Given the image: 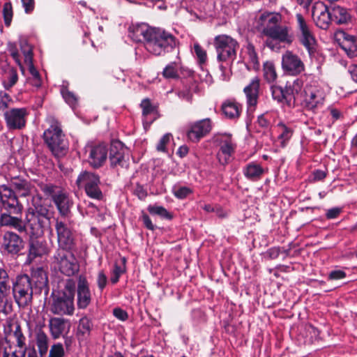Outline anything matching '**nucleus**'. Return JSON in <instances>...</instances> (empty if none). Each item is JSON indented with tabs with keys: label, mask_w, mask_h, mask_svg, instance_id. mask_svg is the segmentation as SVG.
<instances>
[{
	"label": "nucleus",
	"mask_w": 357,
	"mask_h": 357,
	"mask_svg": "<svg viewBox=\"0 0 357 357\" xmlns=\"http://www.w3.org/2000/svg\"><path fill=\"white\" fill-rule=\"evenodd\" d=\"M50 123V127L43 132L44 142L55 156H62L68 150V140L57 120L51 118Z\"/></svg>",
	"instance_id": "nucleus-5"
},
{
	"label": "nucleus",
	"mask_w": 357,
	"mask_h": 357,
	"mask_svg": "<svg viewBox=\"0 0 357 357\" xmlns=\"http://www.w3.org/2000/svg\"><path fill=\"white\" fill-rule=\"evenodd\" d=\"M264 76L268 83H273L277 78V73L275 68H264Z\"/></svg>",
	"instance_id": "nucleus-56"
},
{
	"label": "nucleus",
	"mask_w": 357,
	"mask_h": 357,
	"mask_svg": "<svg viewBox=\"0 0 357 357\" xmlns=\"http://www.w3.org/2000/svg\"><path fill=\"white\" fill-rule=\"evenodd\" d=\"M18 75L15 68H4L1 76L2 84L6 90L11 89L17 82Z\"/></svg>",
	"instance_id": "nucleus-34"
},
{
	"label": "nucleus",
	"mask_w": 357,
	"mask_h": 357,
	"mask_svg": "<svg viewBox=\"0 0 357 357\" xmlns=\"http://www.w3.org/2000/svg\"><path fill=\"white\" fill-rule=\"evenodd\" d=\"M26 108H13L7 110L4 116L7 126L10 129H22L25 126V116L27 115Z\"/></svg>",
	"instance_id": "nucleus-21"
},
{
	"label": "nucleus",
	"mask_w": 357,
	"mask_h": 357,
	"mask_svg": "<svg viewBox=\"0 0 357 357\" xmlns=\"http://www.w3.org/2000/svg\"><path fill=\"white\" fill-rule=\"evenodd\" d=\"M107 284V277L103 271H100L97 276V284L100 291H102Z\"/></svg>",
	"instance_id": "nucleus-55"
},
{
	"label": "nucleus",
	"mask_w": 357,
	"mask_h": 357,
	"mask_svg": "<svg viewBox=\"0 0 357 357\" xmlns=\"http://www.w3.org/2000/svg\"><path fill=\"white\" fill-rule=\"evenodd\" d=\"M216 142L220 146L216 158L221 165L225 166L231 161L235 153L236 144L230 134L219 135L216 139Z\"/></svg>",
	"instance_id": "nucleus-11"
},
{
	"label": "nucleus",
	"mask_w": 357,
	"mask_h": 357,
	"mask_svg": "<svg viewBox=\"0 0 357 357\" xmlns=\"http://www.w3.org/2000/svg\"><path fill=\"white\" fill-rule=\"evenodd\" d=\"M93 328L91 320L84 316L79 320V324L77 331V337L79 340H84L86 339L91 333Z\"/></svg>",
	"instance_id": "nucleus-32"
},
{
	"label": "nucleus",
	"mask_w": 357,
	"mask_h": 357,
	"mask_svg": "<svg viewBox=\"0 0 357 357\" xmlns=\"http://www.w3.org/2000/svg\"><path fill=\"white\" fill-rule=\"evenodd\" d=\"M243 91L246 96L247 105L248 109L255 110L257 104L259 93V79L258 77H255L252 79L250 83L246 86Z\"/></svg>",
	"instance_id": "nucleus-25"
},
{
	"label": "nucleus",
	"mask_w": 357,
	"mask_h": 357,
	"mask_svg": "<svg viewBox=\"0 0 357 357\" xmlns=\"http://www.w3.org/2000/svg\"><path fill=\"white\" fill-rule=\"evenodd\" d=\"M11 189L20 197L36 196V188L31 182L22 176H14L10 178Z\"/></svg>",
	"instance_id": "nucleus-22"
},
{
	"label": "nucleus",
	"mask_w": 357,
	"mask_h": 357,
	"mask_svg": "<svg viewBox=\"0 0 357 357\" xmlns=\"http://www.w3.org/2000/svg\"><path fill=\"white\" fill-rule=\"evenodd\" d=\"M122 261H123V266L119 265L117 263H115V264L114 266L112 275L110 279L111 282L112 284L117 283L119 280L121 275L126 271V268H125L126 259L123 258Z\"/></svg>",
	"instance_id": "nucleus-46"
},
{
	"label": "nucleus",
	"mask_w": 357,
	"mask_h": 357,
	"mask_svg": "<svg viewBox=\"0 0 357 357\" xmlns=\"http://www.w3.org/2000/svg\"><path fill=\"white\" fill-rule=\"evenodd\" d=\"M52 202L55 204L61 217L66 218L70 213V208L73 202L70 198L69 194L64 190L54 196Z\"/></svg>",
	"instance_id": "nucleus-26"
},
{
	"label": "nucleus",
	"mask_w": 357,
	"mask_h": 357,
	"mask_svg": "<svg viewBox=\"0 0 357 357\" xmlns=\"http://www.w3.org/2000/svg\"><path fill=\"white\" fill-rule=\"evenodd\" d=\"M61 94L65 102L72 108L75 109L79 104L78 97L72 91H69L67 86L64 84L61 86Z\"/></svg>",
	"instance_id": "nucleus-37"
},
{
	"label": "nucleus",
	"mask_w": 357,
	"mask_h": 357,
	"mask_svg": "<svg viewBox=\"0 0 357 357\" xmlns=\"http://www.w3.org/2000/svg\"><path fill=\"white\" fill-rule=\"evenodd\" d=\"M282 67H303V63L297 55L287 51L282 56Z\"/></svg>",
	"instance_id": "nucleus-39"
},
{
	"label": "nucleus",
	"mask_w": 357,
	"mask_h": 357,
	"mask_svg": "<svg viewBox=\"0 0 357 357\" xmlns=\"http://www.w3.org/2000/svg\"><path fill=\"white\" fill-rule=\"evenodd\" d=\"M147 209L152 215H158L167 220H172L173 218V215L163 206L149 205Z\"/></svg>",
	"instance_id": "nucleus-42"
},
{
	"label": "nucleus",
	"mask_w": 357,
	"mask_h": 357,
	"mask_svg": "<svg viewBox=\"0 0 357 357\" xmlns=\"http://www.w3.org/2000/svg\"><path fill=\"white\" fill-rule=\"evenodd\" d=\"M109 159L112 167L117 166L123 167L125 161V148L122 142L119 140L113 141L109 149Z\"/></svg>",
	"instance_id": "nucleus-24"
},
{
	"label": "nucleus",
	"mask_w": 357,
	"mask_h": 357,
	"mask_svg": "<svg viewBox=\"0 0 357 357\" xmlns=\"http://www.w3.org/2000/svg\"><path fill=\"white\" fill-rule=\"evenodd\" d=\"M172 191L174 195L181 199L186 198L192 193V190L187 186H174Z\"/></svg>",
	"instance_id": "nucleus-48"
},
{
	"label": "nucleus",
	"mask_w": 357,
	"mask_h": 357,
	"mask_svg": "<svg viewBox=\"0 0 357 357\" xmlns=\"http://www.w3.org/2000/svg\"><path fill=\"white\" fill-rule=\"evenodd\" d=\"M278 128L280 130V134L278 137V139L280 143L281 147L284 148L287 146V143L291 138L294 130L292 128L287 126L282 122L278 124Z\"/></svg>",
	"instance_id": "nucleus-35"
},
{
	"label": "nucleus",
	"mask_w": 357,
	"mask_h": 357,
	"mask_svg": "<svg viewBox=\"0 0 357 357\" xmlns=\"http://www.w3.org/2000/svg\"><path fill=\"white\" fill-rule=\"evenodd\" d=\"M271 89L273 98L284 105V89L277 86H271Z\"/></svg>",
	"instance_id": "nucleus-50"
},
{
	"label": "nucleus",
	"mask_w": 357,
	"mask_h": 357,
	"mask_svg": "<svg viewBox=\"0 0 357 357\" xmlns=\"http://www.w3.org/2000/svg\"><path fill=\"white\" fill-rule=\"evenodd\" d=\"M214 47L219 61L231 63L236 57V51L239 47L238 42L227 35H219L214 38Z\"/></svg>",
	"instance_id": "nucleus-9"
},
{
	"label": "nucleus",
	"mask_w": 357,
	"mask_h": 357,
	"mask_svg": "<svg viewBox=\"0 0 357 357\" xmlns=\"http://www.w3.org/2000/svg\"><path fill=\"white\" fill-rule=\"evenodd\" d=\"M324 101V93L315 86L306 85L302 100V106L307 110L314 111L321 106Z\"/></svg>",
	"instance_id": "nucleus-14"
},
{
	"label": "nucleus",
	"mask_w": 357,
	"mask_h": 357,
	"mask_svg": "<svg viewBox=\"0 0 357 357\" xmlns=\"http://www.w3.org/2000/svg\"><path fill=\"white\" fill-rule=\"evenodd\" d=\"M222 111L227 118L236 119L240 116L241 107L236 102L229 100L222 103Z\"/></svg>",
	"instance_id": "nucleus-31"
},
{
	"label": "nucleus",
	"mask_w": 357,
	"mask_h": 357,
	"mask_svg": "<svg viewBox=\"0 0 357 357\" xmlns=\"http://www.w3.org/2000/svg\"><path fill=\"white\" fill-rule=\"evenodd\" d=\"M129 36L133 41L144 42L146 50L155 55L169 52L176 45V40L172 34L161 29L149 27L146 24L130 27Z\"/></svg>",
	"instance_id": "nucleus-2"
},
{
	"label": "nucleus",
	"mask_w": 357,
	"mask_h": 357,
	"mask_svg": "<svg viewBox=\"0 0 357 357\" xmlns=\"http://www.w3.org/2000/svg\"><path fill=\"white\" fill-rule=\"evenodd\" d=\"M141 219L143 222L144 225L149 230L153 231L155 229V226L153 224L149 216L145 213H142L141 216Z\"/></svg>",
	"instance_id": "nucleus-62"
},
{
	"label": "nucleus",
	"mask_w": 357,
	"mask_h": 357,
	"mask_svg": "<svg viewBox=\"0 0 357 357\" xmlns=\"http://www.w3.org/2000/svg\"><path fill=\"white\" fill-rule=\"evenodd\" d=\"M312 15L318 27L326 29L331 22V7L317 2L312 8Z\"/></svg>",
	"instance_id": "nucleus-20"
},
{
	"label": "nucleus",
	"mask_w": 357,
	"mask_h": 357,
	"mask_svg": "<svg viewBox=\"0 0 357 357\" xmlns=\"http://www.w3.org/2000/svg\"><path fill=\"white\" fill-rule=\"evenodd\" d=\"M53 264L61 274L72 277L79 271V263L71 250L57 249L53 256Z\"/></svg>",
	"instance_id": "nucleus-7"
},
{
	"label": "nucleus",
	"mask_w": 357,
	"mask_h": 357,
	"mask_svg": "<svg viewBox=\"0 0 357 357\" xmlns=\"http://www.w3.org/2000/svg\"><path fill=\"white\" fill-rule=\"evenodd\" d=\"M11 285L8 271L0 267V314L5 315L12 312V302L9 300Z\"/></svg>",
	"instance_id": "nucleus-13"
},
{
	"label": "nucleus",
	"mask_w": 357,
	"mask_h": 357,
	"mask_svg": "<svg viewBox=\"0 0 357 357\" xmlns=\"http://www.w3.org/2000/svg\"><path fill=\"white\" fill-rule=\"evenodd\" d=\"M337 37L340 47L348 56L352 58L357 56V36L350 35L345 31H340Z\"/></svg>",
	"instance_id": "nucleus-23"
},
{
	"label": "nucleus",
	"mask_w": 357,
	"mask_h": 357,
	"mask_svg": "<svg viewBox=\"0 0 357 357\" xmlns=\"http://www.w3.org/2000/svg\"><path fill=\"white\" fill-rule=\"evenodd\" d=\"M55 229L57 235L58 249L72 250L75 245V239L70 225L57 218Z\"/></svg>",
	"instance_id": "nucleus-12"
},
{
	"label": "nucleus",
	"mask_w": 357,
	"mask_h": 357,
	"mask_svg": "<svg viewBox=\"0 0 357 357\" xmlns=\"http://www.w3.org/2000/svg\"><path fill=\"white\" fill-rule=\"evenodd\" d=\"M5 24L10 26L13 18V7L10 2L8 1L4 3L2 10Z\"/></svg>",
	"instance_id": "nucleus-49"
},
{
	"label": "nucleus",
	"mask_w": 357,
	"mask_h": 357,
	"mask_svg": "<svg viewBox=\"0 0 357 357\" xmlns=\"http://www.w3.org/2000/svg\"><path fill=\"white\" fill-rule=\"evenodd\" d=\"M257 123L259 126L264 129H268L271 126L270 121L265 117L264 114H261L258 117Z\"/></svg>",
	"instance_id": "nucleus-64"
},
{
	"label": "nucleus",
	"mask_w": 357,
	"mask_h": 357,
	"mask_svg": "<svg viewBox=\"0 0 357 357\" xmlns=\"http://www.w3.org/2000/svg\"><path fill=\"white\" fill-rule=\"evenodd\" d=\"M26 352L27 349L15 348L11 352L5 350L3 354V357H26Z\"/></svg>",
	"instance_id": "nucleus-52"
},
{
	"label": "nucleus",
	"mask_w": 357,
	"mask_h": 357,
	"mask_svg": "<svg viewBox=\"0 0 357 357\" xmlns=\"http://www.w3.org/2000/svg\"><path fill=\"white\" fill-rule=\"evenodd\" d=\"M13 298L20 308L30 305L33 301V281L27 274L16 276L12 282L11 290Z\"/></svg>",
	"instance_id": "nucleus-6"
},
{
	"label": "nucleus",
	"mask_w": 357,
	"mask_h": 357,
	"mask_svg": "<svg viewBox=\"0 0 357 357\" xmlns=\"http://www.w3.org/2000/svg\"><path fill=\"white\" fill-rule=\"evenodd\" d=\"M36 342L39 354L41 356H43L47 354L48 350V337L41 328L36 331Z\"/></svg>",
	"instance_id": "nucleus-36"
},
{
	"label": "nucleus",
	"mask_w": 357,
	"mask_h": 357,
	"mask_svg": "<svg viewBox=\"0 0 357 357\" xmlns=\"http://www.w3.org/2000/svg\"><path fill=\"white\" fill-rule=\"evenodd\" d=\"M0 224L17 230L20 233H27L38 238L50 225L52 212L44 203L41 195L36 194L31 197L22 219L23 205L20 202L15 192L7 185H0Z\"/></svg>",
	"instance_id": "nucleus-1"
},
{
	"label": "nucleus",
	"mask_w": 357,
	"mask_h": 357,
	"mask_svg": "<svg viewBox=\"0 0 357 357\" xmlns=\"http://www.w3.org/2000/svg\"><path fill=\"white\" fill-rule=\"evenodd\" d=\"M291 84L293 96L296 98V105H302V100L304 94V89L302 90V82L298 79H295Z\"/></svg>",
	"instance_id": "nucleus-41"
},
{
	"label": "nucleus",
	"mask_w": 357,
	"mask_h": 357,
	"mask_svg": "<svg viewBox=\"0 0 357 357\" xmlns=\"http://www.w3.org/2000/svg\"><path fill=\"white\" fill-rule=\"evenodd\" d=\"M281 20L280 14L266 12L260 15L258 23L261 27L264 35L273 39H277L279 42L289 44L293 40V36L289 33V29L287 26L279 24Z\"/></svg>",
	"instance_id": "nucleus-4"
},
{
	"label": "nucleus",
	"mask_w": 357,
	"mask_h": 357,
	"mask_svg": "<svg viewBox=\"0 0 357 357\" xmlns=\"http://www.w3.org/2000/svg\"><path fill=\"white\" fill-rule=\"evenodd\" d=\"M293 91L291 84L287 82L284 87V105H287L289 107H294L296 106V98L293 96Z\"/></svg>",
	"instance_id": "nucleus-45"
},
{
	"label": "nucleus",
	"mask_w": 357,
	"mask_h": 357,
	"mask_svg": "<svg viewBox=\"0 0 357 357\" xmlns=\"http://www.w3.org/2000/svg\"><path fill=\"white\" fill-rule=\"evenodd\" d=\"M40 189L43 192L45 195L47 197H51L52 200H53V198L54 197L55 195L60 194L61 192L64 190L61 187L52 183L42 184L40 185Z\"/></svg>",
	"instance_id": "nucleus-43"
},
{
	"label": "nucleus",
	"mask_w": 357,
	"mask_h": 357,
	"mask_svg": "<svg viewBox=\"0 0 357 357\" xmlns=\"http://www.w3.org/2000/svg\"><path fill=\"white\" fill-rule=\"evenodd\" d=\"M134 194L141 200L144 199L147 196L146 190L139 184L135 188Z\"/></svg>",
	"instance_id": "nucleus-63"
},
{
	"label": "nucleus",
	"mask_w": 357,
	"mask_h": 357,
	"mask_svg": "<svg viewBox=\"0 0 357 357\" xmlns=\"http://www.w3.org/2000/svg\"><path fill=\"white\" fill-rule=\"evenodd\" d=\"M23 74L28 73L27 82L31 86L38 89L43 83V76L38 68H21Z\"/></svg>",
	"instance_id": "nucleus-33"
},
{
	"label": "nucleus",
	"mask_w": 357,
	"mask_h": 357,
	"mask_svg": "<svg viewBox=\"0 0 357 357\" xmlns=\"http://www.w3.org/2000/svg\"><path fill=\"white\" fill-rule=\"evenodd\" d=\"M298 28L301 32V43L307 50L309 55L311 58L315 56L316 54V40L305 22V19L301 14L296 15Z\"/></svg>",
	"instance_id": "nucleus-15"
},
{
	"label": "nucleus",
	"mask_w": 357,
	"mask_h": 357,
	"mask_svg": "<svg viewBox=\"0 0 357 357\" xmlns=\"http://www.w3.org/2000/svg\"><path fill=\"white\" fill-rule=\"evenodd\" d=\"M342 212V207H333L326 210V218L328 220L337 218Z\"/></svg>",
	"instance_id": "nucleus-57"
},
{
	"label": "nucleus",
	"mask_w": 357,
	"mask_h": 357,
	"mask_svg": "<svg viewBox=\"0 0 357 357\" xmlns=\"http://www.w3.org/2000/svg\"><path fill=\"white\" fill-rule=\"evenodd\" d=\"M245 48V52L248 56L250 63L254 66H259V59L254 45L252 43H248Z\"/></svg>",
	"instance_id": "nucleus-47"
},
{
	"label": "nucleus",
	"mask_w": 357,
	"mask_h": 357,
	"mask_svg": "<svg viewBox=\"0 0 357 357\" xmlns=\"http://www.w3.org/2000/svg\"><path fill=\"white\" fill-rule=\"evenodd\" d=\"M20 48L21 54L16 50L14 45L9 46V52L12 58L20 67H22L23 65L26 67H34L31 47L26 41H24L20 43Z\"/></svg>",
	"instance_id": "nucleus-18"
},
{
	"label": "nucleus",
	"mask_w": 357,
	"mask_h": 357,
	"mask_svg": "<svg viewBox=\"0 0 357 357\" xmlns=\"http://www.w3.org/2000/svg\"><path fill=\"white\" fill-rule=\"evenodd\" d=\"M85 151L88 153V162L93 169L100 168L107 160L108 148L105 143L88 144Z\"/></svg>",
	"instance_id": "nucleus-10"
},
{
	"label": "nucleus",
	"mask_w": 357,
	"mask_h": 357,
	"mask_svg": "<svg viewBox=\"0 0 357 357\" xmlns=\"http://www.w3.org/2000/svg\"><path fill=\"white\" fill-rule=\"evenodd\" d=\"M76 184L79 188H84L86 195L91 199L102 200L103 193L100 189V176L91 171H82L77 179Z\"/></svg>",
	"instance_id": "nucleus-8"
},
{
	"label": "nucleus",
	"mask_w": 357,
	"mask_h": 357,
	"mask_svg": "<svg viewBox=\"0 0 357 357\" xmlns=\"http://www.w3.org/2000/svg\"><path fill=\"white\" fill-rule=\"evenodd\" d=\"M347 277V273L340 269L337 270H333L331 271L328 275V280H342L344 279Z\"/></svg>",
	"instance_id": "nucleus-54"
},
{
	"label": "nucleus",
	"mask_w": 357,
	"mask_h": 357,
	"mask_svg": "<svg viewBox=\"0 0 357 357\" xmlns=\"http://www.w3.org/2000/svg\"><path fill=\"white\" fill-rule=\"evenodd\" d=\"M11 101L12 100L8 93L2 91H0V110L8 108V103Z\"/></svg>",
	"instance_id": "nucleus-59"
},
{
	"label": "nucleus",
	"mask_w": 357,
	"mask_h": 357,
	"mask_svg": "<svg viewBox=\"0 0 357 357\" xmlns=\"http://www.w3.org/2000/svg\"><path fill=\"white\" fill-rule=\"evenodd\" d=\"M49 252L46 241L38 239L30 241L26 261L31 263L36 257H42Z\"/></svg>",
	"instance_id": "nucleus-27"
},
{
	"label": "nucleus",
	"mask_w": 357,
	"mask_h": 357,
	"mask_svg": "<svg viewBox=\"0 0 357 357\" xmlns=\"http://www.w3.org/2000/svg\"><path fill=\"white\" fill-rule=\"evenodd\" d=\"M75 281L72 278L67 279L63 289L52 294L50 312L59 316H72L75 312Z\"/></svg>",
	"instance_id": "nucleus-3"
},
{
	"label": "nucleus",
	"mask_w": 357,
	"mask_h": 357,
	"mask_svg": "<svg viewBox=\"0 0 357 357\" xmlns=\"http://www.w3.org/2000/svg\"><path fill=\"white\" fill-rule=\"evenodd\" d=\"M31 276L36 280V284L39 285L40 287L45 285L47 282V273L42 267L33 268L31 269Z\"/></svg>",
	"instance_id": "nucleus-40"
},
{
	"label": "nucleus",
	"mask_w": 357,
	"mask_h": 357,
	"mask_svg": "<svg viewBox=\"0 0 357 357\" xmlns=\"http://www.w3.org/2000/svg\"><path fill=\"white\" fill-rule=\"evenodd\" d=\"M212 128L213 123L209 118L197 121L190 126L187 131L188 139L192 142H198L210 133Z\"/></svg>",
	"instance_id": "nucleus-16"
},
{
	"label": "nucleus",
	"mask_w": 357,
	"mask_h": 357,
	"mask_svg": "<svg viewBox=\"0 0 357 357\" xmlns=\"http://www.w3.org/2000/svg\"><path fill=\"white\" fill-rule=\"evenodd\" d=\"M243 172L248 180L256 181L261 178L264 169L259 164L252 162L244 167Z\"/></svg>",
	"instance_id": "nucleus-29"
},
{
	"label": "nucleus",
	"mask_w": 357,
	"mask_h": 357,
	"mask_svg": "<svg viewBox=\"0 0 357 357\" xmlns=\"http://www.w3.org/2000/svg\"><path fill=\"white\" fill-rule=\"evenodd\" d=\"M49 327L51 335L54 339H57L70 328L68 320L61 317H53L50 319Z\"/></svg>",
	"instance_id": "nucleus-28"
},
{
	"label": "nucleus",
	"mask_w": 357,
	"mask_h": 357,
	"mask_svg": "<svg viewBox=\"0 0 357 357\" xmlns=\"http://www.w3.org/2000/svg\"><path fill=\"white\" fill-rule=\"evenodd\" d=\"M13 331V335L15 340L16 345L15 348L17 349H27L26 344V337L23 334L21 326L18 323H15L10 326Z\"/></svg>",
	"instance_id": "nucleus-38"
},
{
	"label": "nucleus",
	"mask_w": 357,
	"mask_h": 357,
	"mask_svg": "<svg viewBox=\"0 0 357 357\" xmlns=\"http://www.w3.org/2000/svg\"><path fill=\"white\" fill-rule=\"evenodd\" d=\"M24 241L17 234L6 231L3 237L1 248L4 254L10 255H18L24 248Z\"/></svg>",
	"instance_id": "nucleus-19"
},
{
	"label": "nucleus",
	"mask_w": 357,
	"mask_h": 357,
	"mask_svg": "<svg viewBox=\"0 0 357 357\" xmlns=\"http://www.w3.org/2000/svg\"><path fill=\"white\" fill-rule=\"evenodd\" d=\"M114 316L121 321H126L128 317V313L120 307H116L113 310Z\"/></svg>",
	"instance_id": "nucleus-61"
},
{
	"label": "nucleus",
	"mask_w": 357,
	"mask_h": 357,
	"mask_svg": "<svg viewBox=\"0 0 357 357\" xmlns=\"http://www.w3.org/2000/svg\"><path fill=\"white\" fill-rule=\"evenodd\" d=\"M64 349L63 345L60 343L54 344L50 351L48 357H63Z\"/></svg>",
	"instance_id": "nucleus-51"
},
{
	"label": "nucleus",
	"mask_w": 357,
	"mask_h": 357,
	"mask_svg": "<svg viewBox=\"0 0 357 357\" xmlns=\"http://www.w3.org/2000/svg\"><path fill=\"white\" fill-rule=\"evenodd\" d=\"M77 305L78 309L84 310L88 307L92 301L89 282L86 275L81 274L77 277Z\"/></svg>",
	"instance_id": "nucleus-17"
},
{
	"label": "nucleus",
	"mask_w": 357,
	"mask_h": 357,
	"mask_svg": "<svg viewBox=\"0 0 357 357\" xmlns=\"http://www.w3.org/2000/svg\"><path fill=\"white\" fill-rule=\"evenodd\" d=\"M330 7L331 21L336 24H344L349 20L350 15L346 8L335 4H332Z\"/></svg>",
	"instance_id": "nucleus-30"
},
{
	"label": "nucleus",
	"mask_w": 357,
	"mask_h": 357,
	"mask_svg": "<svg viewBox=\"0 0 357 357\" xmlns=\"http://www.w3.org/2000/svg\"><path fill=\"white\" fill-rule=\"evenodd\" d=\"M140 106L142 108V114L145 117L154 111V108L151 105L150 100L148 98L144 99L142 101Z\"/></svg>",
	"instance_id": "nucleus-53"
},
{
	"label": "nucleus",
	"mask_w": 357,
	"mask_h": 357,
	"mask_svg": "<svg viewBox=\"0 0 357 357\" xmlns=\"http://www.w3.org/2000/svg\"><path fill=\"white\" fill-rule=\"evenodd\" d=\"M172 137V135L169 133H167L164 135L161 139H160L158 145H157V150L159 151H166V145L168 144L170 141V139Z\"/></svg>",
	"instance_id": "nucleus-58"
},
{
	"label": "nucleus",
	"mask_w": 357,
	"mask_h": 357,
	"mask_svg": "<svg viewBox=\"0 0 357 357\" xmlns=\"http://www.w3.org/2000/svg\"><path fill=\"white\" fill-rule=\"evenodd\" d=\"M162 75L167 79H176L178 77L177 68H163Z\"/></svg>",
	"instance_id": "nucleus-60"
},
{
	"label": "nucleus",
	"mask_w": 357,
	"mask_h": 357,
	"mask_svg": "<svg viewBox=\"0 0 357 357\" xmlns=\"http://www.w3.org/2000/svg\"><path fill=\"white\" fill-rule=\"evenodd\" d=\"M193 47L195 56L197 59V63L200 66L206 65V51L197 43L194 44Z\"/></svg>",
	"instance_id": "nucleus-44"
}]
</instances>
